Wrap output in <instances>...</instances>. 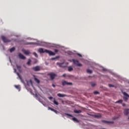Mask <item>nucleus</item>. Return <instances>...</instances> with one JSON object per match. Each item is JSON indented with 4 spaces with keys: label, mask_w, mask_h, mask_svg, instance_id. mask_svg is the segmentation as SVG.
I'll return each instance as SVG.
<instances>
[{
    "label": "nucleus",
    "mask_w": 129,
    "mask_h": 129,
    "mask_svg": "<svg viewBox=\"0 0 129 129\" xmlns=\"http://www.w3.org/2000/svg\"><path fill=\"white\" fill-rule=\"evenodd\" d=\"M122 106H125V104L122 103Z\"/></svg>",
    "instance_id": "nucleus-40"
},
{
    "label": "nucleus",
    "mask_w": 129,
    "mask_h": 129,
    "mask_svg": "<svg viewBox=\"0 0 129 129\" xmlns=\"http://www.w3.org/2000/svg\"><path fill=\"white\" fill-rule=\"evenodd\" d=\"M95 117H96L97 118H100V117H101V115H100V114L95 115Z\"/></svg>",
    "instance_id": "nucleus-23"
},
{
    "label": "nucleus",
    "mask_w": 129,
    "mask_h": 129,
    "mask_svg": "<svg viewBox=\"0 0 129 129\" xmlns=\"http://www.w3.org/2000/svg\"><path fill=\"white\" fill-rule=\"evenodd\" d=\"M72 119L74 121H76V122H79V120H78V119H77V118H76V117H73Z\"/></svg>",
    "instance_id": "nucleus-17"
},
{
    "label": "nucleus",
    "mask_w": 129,
    "mask_h": 129,
    "mask_svg": "<svg viewBox=\"0 0 129 129\" xmlns=\"http://www.w3.org/2000/svg\"><path fill=\"white\" fill-rule=\"evenodd\" d=\"M48 109H50V110H51V111H53V112H55V113H56V114H58V113H59V112L58 111H57L56 110H55L52 108H50V107H48Z\"/></svg>",
    "instance_id": "nucleus-10"
},
{
    "label": "nucleus",
    "mask_w": 129,
    "mask_h": 129,
    "mask_svg": "<svg viewBox=\"0 0 129 129\" xmlns=\"http://www.w3.org/2000/svg\"><path fill=\"white\" fill-rule=\"evenodd\" d=\"M32 70L33 71H35V72L40 71V70H41V67H40L39 66L34 67L32 68Z\"/></svg>",
    "instance_id": "nucleus-5"
},
{
    "label": "nucleus",
    "mask_w": 129,
    "mask_h": 129,
    "mask_svg": "<svg viewBox=\"0 0 129 129\" xmlns=\"http://www.w3.org/2000/svg\"><path fill=\"white\" fill-rule=\"evenodd\" d=\"M48 98L51 100V99H53V97H49Z\"/></svg>",
    "instance_id": "nucleus-37"
},
{
    "label": "nucleus",
    "mask_w": 129,
    "mask_h": 129,
    "mask_svg": "<svg viewBox=\"0 0 129 129\" xmlns=\"http://www.w3.org/2000/svg\"><path fill=\"white\" fill-rule=\"evenodd\" d=\"M109 87H114V86L113 85L109 84L108 85Z\"/></svg>",
    "instance_id": "nucleus-35"
},
{
    "label": "nucleus",
    "mask_w": 129,
    "mask_h": 129,
    "mask_svg": "<svg viewBox=\"0 0 129 129\" xmlns=\"http://www.w3.org/2000/svg\"><path fill=\"white\" fill-rule=\"evenodd\" d=\"M115 103H122V100L120 99L118 101H116Z\"/></svg>",
    "instance_id": "nucleus-22"
},
{
    "label": "nucleus",
    "mask_w": 129,
    "mask_h": 129,
    "mask_svg": "<svg viewBox=\"0 0 129 129\" xmlns=\"http://www.w3.org/2000/svg\"><path fill=\"white\" fill-rule=\"evenodd\" d=\"M91 85L92 87H94V86L96 85V84L95 83H91Z\"/></svg>",
    "instance_id": "nucleus-29"
},
{
    "label": "nucleus",
    "mask_w": 129,
    "mask_h": 129,
    "mask_svg": "<svg viewBox=\"0 0 129 129\" xmlns=\"http://www.w3.org/2000/svg\"><path fill=\"white\" fill-rule=\"evenodd\" d=\"M87 73L91 74V73H92V71H91V70L87 69Z\"/></svg>",
    "instance_id": "nucleus-27"
},
{
    "label": "nucleus",
    "mask_w": 129,
    "mask_h": 129,
    "mask_svg": "<svg viewBox=\"0 0 129 129\" xmlns=\"http://www.w3.org/2000/svg\"><path fill=\"white\" fill-rule=\"evenodd\" d=\"M1 38L4 43H8V42H11L10 40L8 39L7 38H6V37H5L4 36H2Z\"/></svg>",
    "instance_id": "nucleus-4"
},
{
    "label": "nucleus",
    "mask_w": 129,
    "mask_h": 129,
    "mask_svg": "<svg viewBox=\"0 0 129 129\" xmlns=\"http://www.w3.org/2000/svg\"><path fill=\"white\" fill-rule=\"evenodd\" d=\"M33 54L36 57L38 58V54L36 52H33Z\"/></svg>",
    "instance_id": "nucleus-30"
},
{
    "label": "nucleus",
    "mask_w": 129,
    "mask_h": 129,
    "mask_svg": "<svg viewBox=\"0 0 129 129\" xmlns=\"http://www.w3.org/2000/svg\"><path fill=\"white\" fill-rule=\"evenodd\" d=\"M66 115H68V116H71V117H73V116H72V115L70 114H68V113H65Z\"/></svg>",
    "instance_id": "nucleus-32"
},
{
    "label": "nucleus",
    "mask_w": 129,
    "mask_h": 129,
    "mask_svg": "<svg viewBox=\"0 0 129 129\" xmlns=\"http://www.w3.org/2000/svg\"><path fill=\"white\" fill-rule=\"evenodd\" d=\"M53 103H54V104H55L56 105H58V103H57V101H56V100H54L53 101Z\"/></svg>",
    "instance_id": "nucleus-33"
},
{
    "label": "nucleus",
    "mask_w": 129,
    "mask_h": 129,
    "mask_svg": "<svg viewBox=\"0 0 129 129\" xmlns=\"http://www.w3.org/2000/svg\"><path fill=\"white\" fill-rule=\"evenodd\" d=\"M73 70V68H72V67H68V71H69L70 72L72 71Z\"/></svg>",
    "instance_id": "nucleus-21"
},
{
    "label": "nucleus",
    "mask_w": 129,
    "mask_h": 129,
    "mask_svg": "<svg viewBox=\"0 0 129 129\" xmlns=\"http://www.w3.org/2000/svg\"><path fill=\"white\" fill-rule=\"evenodd\" d=\"M31 60L30 59H29L27 62V65H28L29 66H30L31 65Z\"/></svg>",
    "instance_id": "nucleus-24"
},
{
    "label": "nucleus",
    "mask_w": 129,
    "mask_h": 129,
    "mask_svg": "<svg viewBox=\"0 0 129 129\" xmlns=\"http://www.w3.org/2000/svg\"><path fill=\"white\" fill-rule=\"evenodd\" d=\"M16 50V48L15 47H12L10 49V52L12 53V52H14Z\"/></svg>",
    "instance_id": "nucleus-25"
},
{
    "label": "nucleus",
    "mask_w": 129,
    "mask_h": 129,
    "mask_svg": "<svg viewBox=\"0 0 129 129\" xmlns=\"http://www.w3.org/2000/svg\"><path fill=\"white\" fill-rule=\"evenodd\" d=\"M16 67H17V68L18 69V70L19 71V72H21V66L17 64L16 65Z\"/></svg>",
    "instance_id": "nucleus-19"
},
{
    "label": "nucleus",
    "mask_w": 129,
    "mask_h": 129,
    "mask_svg": "<svg viewBox=\"0 0 129 129\" xmlns=\"http://www.w3.org/2000/svg\"><path fill=\"white\" fill-rule=\"evenodd\" d=\"M58 58H59V56H56L55 57L51 58V60H55L56 59H58Z\"/></svg>",
    "instance_id": "nucleus-31"
},
{
    "label": "nucleus",
    "mask_w": 129,
    "mask_h": 129,
    "mask_svg": "<svg viewBox=\"0 0 129 129\" xmlns=\"http://www.w3.org/2000/svg\"><path fill=\"white\" fill-rule=\"evenodd\" d=\"M128 113H129L128 109H125L124 111V114L125 115H127V114H128Z\"/></svg>",
    "instance_id": "nucleus-14"
},
{
    "label": "nucleus",
    "mask_w": 129,
    "mask_h": 129,
    "mask_svg": "<svg viewBox=\"0 0 129 129\" xmlns=\"http://www.w3.org/2000/svg\"><path fill=\"white\" fill-rule=\"evenodd\" d=\"M52 86L53 87H55L56 86H55L54 84H52Z\"/></svg>",
    "instance_id": "nucleus-41"
},
{
    "label": "nucleus",
    "mask_w": 129,
    "mask_h": 129,
    "mask_svg": "<svg viewBox=\"0 0 129 129\" xmlns=\"http://www.w3.org/2000/svg\"><path fill=\"white\" fill-rule=\"evenodd\" d=\"M123 95H124V96H126V97H129V95L127 93H125V92H124L123 93Z\"/></svg>",
    "instance_id": "nucleus-26"
},
{
    "label": "nucleus",
    "mask_w": 129,
    "mask_h": 129,
    "mask_svg": "<svg viewBox=\"0 0 129 129\" xmlns=\"http://www.w3.org/2000/svg\"><path fill=\"white\" fill-rule=\"evenodd\" d=\"M62 85L64 86V85H72V83L67 82L66 81L62 82Z\"/></svg>",
    "instance_id": "nucleus-6"
},
{
    "label": "nucleus",
    "mask_w": 129,
    "mask_h": 129,
    "mask_svg": "<svg viewBox=\"0 0 129 129\" xmlns=\"http://www.w3.org/2000/svg\"><path fill=\"white\" fill-rule=\"evenodd\" d=\"M17 70H16V69H14V72H16Z\"/></svg>",
    "instance_id": "nucleus-42"
},
{
    "label": "nucleus",
    "mask_w": 129,
    "mask_h": 129,
    "mask_svg": "<svg viewBox=\"0 0 129 129\" xmlns=\"http://www.w3.org/2000/svg\"><path fill=\"white\" fill-rule=\"evenodd\" d=\"M48 76H50V79L51 80H54L55 76H57V75H56L55 73H51L48 74Z\"/></svg>",
    "instance_id": "nucleus-3"
},
{
    "label": "nucleus",
    "mask_w": 129,
    "mask_h": 129,
    "mask_svg": "<svg viewBox=\"0 0 129 129\" xmlns=\"http://www.w3.org/2000/svg\"><path fill=\"white\" fill-rule=\"evenodd\" d=\"M27 84L28 86H30V85L32 84V80L27 81Z\"/></svg>",
    "instance_id": "nucleus-16"
},
{
    "label": "nucleus",
    "mask_w": 129,
    "mask_h": 129,
    "mask_svg": "<svg viewBox=\"0 0 129 129\" xmlns=\"http://www.w3.org/2000/svg\"><path fill=\"white\" fill-rule=\"evenodd\" d=\"M16 74H17V75H18V77L20 78L21 82L22 83H24V81H23V79H22V77H21V75H20V74L19 73H16Z\"/></svg>",
    "instance_id": "nucleus-11"
},
{
    "label": "nucleus",
    "mask_w": 129,
    "mask_h": 129,
    "mask_svg": "<svg viewBox=\"0 0 129 129\" xmlns=\"http://www.w3.org/2000/svg\"><path fill=\"white\" fill-rule=\"evenodd\" d=\"M63 77H66V74H64L63 75H62Z\"/></svg>",
    "instance_id": "nucleus-39"
},
{
    "label": "nucleus",
    "mask_w": 129,
    "mask_h": 129,
    "mask_svg": "<svg viewBox=\"0 0 129 129\" xmlns=\"http://www.w3.org/2000/svg\"><path fill=\"white\" fill-rule=\"evenodd\" d=\"M123 98V100H124V101H126L128 99L127 97H124Z\"/></svg>",
    "instance_id": "nucleus-34"
},
{
    "label": "nucleus",
    "mask_w": 129,
    "mask_h": 129,
    "mask_svg": "<svg viewBox=\"0 0 129 129\" xmlns=\"http://www.w3.org/2000/svg\"><path fill=\"white\" fill-rule=\"evenodd\" d=\"M22 52L24 53V54H25V55H29V54H31L30 51L26 50L25 49H22Z\"/></svg>",
    "instance_id": "nucleus-7"
},
{
    "label": "nucleus",
    "mask_w": 129,
    "mask_h": 129,
    "mask_svg": "<svg viewBox=\"0 0 129 129\" xmlns=\"http://www.w3.org/2000/svg\"><path fill=\"white\" fill-rule=\"evenodd\" d=\"M75 113H81V110H74Z\"/></svg>",
    "instance_id": "nucleus-20"
},
{
    "label": "nucleus",
    "mask_w": 129,
    "mask_h": 129,
    "mask_svg": "<svg viewBox=\"0 0 129 129\" xmlns=\"http://www.w3.org/2000/svg\"><path fill=\"white\" fill-rule=\"evenodd\" d=\"M102 122H104V123H107L108 124H109V123H113V121H108L104 120H102Z\"/></svg>",
    "instance_id": "nucleus-12"
},
{
    "label": "nucleus",
    "mask_w": 129,
    "mask_h": 129,
    "mask_svg": "<svg viewBox=\"0 0 129 129\" xmlns=\"http://www.w3.org/2000/svg\"><path fill=\"white\" fill-rule=\"evenodd\" d=\"M73 62L74 64H75L77 65L78 67H82V64L79 63V61H78V60L73 59Z\"/></svg>",
    "instance_id": "nucleus-2"
},
{
    "label": "nucleus",
    "mask_w": 129,
    "mask_h": 129,
    "mask_svg": "<svg viewBox=\"0 0 129 129\" xmlns=\"http://www.w3.org/2000/svg\"><path fill=\"white\" fill-rule=\"evenodd\" d=\"M38 51L39 52V53H47L49 55V56H54V55H55V53L52 51L47 49H44L43 48H40L38 50Z\"/></svg>",
    "instance_id": "nucleus-1"
},
{
    "label": "nucleus",
    "mask_w": 129,
    "mask_h": 129,
    "mask_svg": "<svg viewBox=\"0 0 129 129\" xmlns=\"http://www.w3.org/2000/svg\"><path fill=\"white\" fill-rule=\"evenodd\" d=\"M128 119H129V117H128Z\"/></svg>",
    "instance_id": "nucleus-44"
},
{
    "label": "nucleus",
    "mask_w": 129,
    "mask_h": 129,
    "mask_svg": "<svg viewBox=\"0 0 129 129\" xmlns=\"http://www.w3.org/2000/svg\"><path fill=\"white\" fill-rule=\"evenodd\" d=\"M19 57L20 59H22V60H25V59H26V57L22 53H19Z\"/></svg>",
    "instance_id": "nucleus-8"
},
{
    "label": "nucleus",
    "mask_w": 129,
    "mask_h": 129,
    "mask_svg": "<svg viewBox=\"0 0 129 129\" xmlns=\"http://www.w3.org/2000/svg\"><path fill=\"white\" fill-rule=\"evenodd\" d=\"M57 96H58V97H65V96H66V95L58 93L57 94Z\"/></svg>",
    "instance_id": "nucleus-15"
},
{
    "label": "nucleus",
    "mask_w": 129,
    "mask_h": 129,
    "mask_svg": "<svg viewBox=\"0 0 129 129\" xmlns=\"http://www.w3.org/2000/svg\"><path fill=\"white\" fill-rule=\"evenodd\" d=\"M35 44H36L35 42H27L26 45H35Z\"/></svg>",
    "instance_id": "nucleus-18"
},
{
    "label": "nucleus",
    "mask_w": 129,
    "mask_h": 129,
    "mask_svg": "<svg viewBox=\"0 0 129 129\" xmlns=\"http://www.w3.org/2000/svg\"><path fill=\"white\" fill-rule=\"evenodd\" d=\"M54 52L55 53H58V50L57 49H54Z\"/></svg>",
    "instance_id": "nucleus-38"
},
{
    "label": "nucleus",
    "mask_w": 129,
    "mask_h": 129,
    "mask_svg": "<svg viewBox=\"0 0 129 129\" xmlns=\"http://www.w3.org/2000/svg\"><path fill=\"white\" fill-rule=\"evenodd\" d=\"M94 94H99V92H97V91H94Z\"/></svg>",
    "instance_id": "nucleus-36"
},
{
    "label": "nucleus",
    "mask_w": 129,
    "mask_h": 129,
    "mask_svg": "<svg viewBox=\"0 0 129 129\" xmlns=\"http://www.w3.org/2000/svg\"><path fill=\"white\" fill-rule=\"evenodd\" d=\"M79 56H80V57H81V54H79Z\"/></svg>",
    "instance_id": "nucleus-43"
},
{
    "label": "nucleus",
    "mask_w": 129,
    "mask_h": 129,
    "mask_svg": "<svg viewBox=\"0 0 129 129\" xmlns=\"http://www.w3.org/2000/svg\"><path fill=\"white\" fill-rule=\"evenodd\" d=\"M14 86H15V88H16V89H17L18 90V91H21V86H20V85H15Z\"/></svg>",
    "instance_id": "nucleus-13"
},
{
    "label": "nucleus",
    "mask_w": 129,
    "mask_h": 129,
    "mask_svg": "<svg viewBox=\"0 0 129 129\" xmlns=\"http://www.w3.org/2000/svg\"><path fill=\"white\" fill-rule=\"evenodd\" d=\"M57 65H58L59 67H62L63 68H65V67H66V65H64V63L57 62Z\"/></svg>",
    "instance_id": "nucleus-9"
},
{
    "label": "nucleus",
    "mask_w": 129,
    "mask_h": 129,
    "mask_svg": "<svg viewBox=\"0 0 129 129\" xmlns=\"http://www.w3.org/2000/svg\"><path fill=\"white\" fill-rule=\"evenodd\" d=\"M34 80L36 82H37V83H40V80H39L36 78H34Z\"/></svg>",
    "instance_id": "nucleus-28"
}]
</instances>
